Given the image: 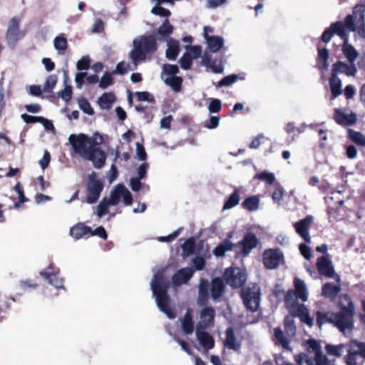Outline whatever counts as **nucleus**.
I'll list each match as a JSON object with an SVG mask.
<instances>
[{"mask_svg":"<svg viewBox=\"0 0 365 365\" xmlns=\"http://www.w3.org/2000/svg\"><path fill=\"white\" fill-rule=\"evenodd\" d=\"M73 152L83 159L91 161L93 166L100 169L105 165L106 155L100 148L91 144L89 137L83 133L71 134L68 137Z\"/></svg>","mask_w":365,"mask_h":365,"instance_id":"nucleus-1","label":"nucleus"},{"mask_svg":"<svg viewBox=\"0 0 365 365\" xmlns=\"http://www.w3.org/2000/svg\"><path fill=\"white\" fill-rule=\"evenodd\" d=\"M169 286V280L164 277L162 272L155 274L150 282L153 296L155 297L158 309L169 319H174L175 314L170 306V300L168 294Z\"/></svg>","mask_w":365,"mask_h":365,"instance_id":"nucleus-2","label":"nucleus"},{"mask_svg":"<svg viewBox=\"0 0 365 365\" xmlns=\"http://www.w3.org/2000/svg\"><path fill=\"white\" fill-rule=\"evenodd\" d=\"M340 312L335 314L334 325L346 336H350L354 328L355 308L351 297L342 294L339 298Z\"/></svg>","mask_w":365,"mask_h":365,"instance_id":"nucleus-3","label":"nucleus"},{"mask_svg":"<svg viewBox=\"0 0 365 365\" xmlns=\"http://www.w3.org/2000/svg\"><path fill=\"white\" fill-rule=\"evenodd\" d=\"M365 14L364 10L361 6H355L352 14H349L345 18L344 23L337 21L333 23L330 29L333 33L338 34L341 31L346 30L356 32L358 36L365 38Z\"/></svg>","mask_w":365,"mask_h":365,"instance_id":"nucleus-4","label":"nucleus"},{"mask_svg":"<svg viewBox=\"0 0 365 365\" xmlns=\"http://www.w3.org/2000/svg\"><path fill=\"white\" fill-rule=\"evenodd\" d=\"M133 48L129 53L132 64L137 67L140 61H145L148 55L157 50L156 38L153 36H141L133 41Z\"/></svg>","mask_w":365,"mask_h":365,"instance_id":"nucleus-5","label":"nucleus"},{"mask_svg":"<svg viewBox=\"0 0 365 365\" xmlns=\"http://www.w3.org/2000/svg\"><path fill=\"white\" fill-rule=\"evenodd\" d=\"M257 238L253 233H248L243 240L234 245L229 240H225L220 243L213 250L216 257H222L225 253L231 250L235 247L243 257L247 256L251 250L257 245Z\"/></svg>","mask_w":365,"mask_h":365,"instance_id":"nucleus-6","label":"nucleus"},{"mask_svg":"<svg viewBox=\"0 0 365 365\" xmlns=\"http://www.w3.org/2000/svg\"><path fill=\"white\" fill-rule=\"evenodd\" d=\"M347 354L344 356L346 365H364L365 362V343L355 339L346 344Z\"/></svg>","mask_w":365,"mask_h":365,"instance_id":"nucleus-7","label":"nucleus"},{"mask_svg":"<svg viewBox=\"0 0 365 365\" xmlns=\"http://www.w3.org/2000/svg\"><path fill=\"white\" fill-rule=\"evenodd\" d=\"M103 189V182L98 178L95 173H91L88 180L86 202L89 204L96 202L99 199Z\"/></svg>","mask_w":365,"mask_h":365,"instance_id":"nucleus-8","label":"nucleus"},{"mask_svg":"<svg viewBox=\"0 0 365 365\" xmlns=\"http://www.w3.org/2000/svg\"><path fill=\"white\" fill-rule=\"evenodd\" d=\"M242 298L247 309L251 312L257 310L260 302V290L257 286L247 287L242 292Z\"/></svg>","mask_w":365,"mask_h":365,"instance_id":"nucleus-9","label":"nucleus"},{"mask_svg":"<svg viewBox=\"0 0 365 365\" xmlns=\"http://www.w3.org/2000/svg\"><path fill=\"white\" fill-rule=\"evenodd\" d=\"M109 200V203L112 206L118 205L120 200L123 199L125 205H130L133 202V197L130 191L123 184H118L111 190Z\"/></svg>","mask_w":365,"mask_h":365,"instance_id":"nucleus-10","label":"nucleus"},{"mask_svg":"<svg viewBox=\"0 0 365 365\" xmlns=\"http://www.w3.org/2000/svg\"><path fill=\"white\" fill-rule=\"evenodd\" d=\"M227 284L232 287L238 288L244 285L247 281V274L238 267L227 268L223 275Z\"/></svg>","mask_w":365,"mask_h":365,"instance_id":"nucleus-11","label":"nucleus"},{"mask_svg":"<svg viewBox=\"0 0 365 365\" xmlns=\"http://www.w3.org/2000/svg\"><path fill=\"white\" fill-rule=\"evenodd\" d=\"M40 275L57 289H64L63 279L60 277V269L53 264H49L46 270L41 271Z\"/></svg>","mask_w":365,"mask_h":365,"instance_id":"nucleus-12","label":"nucleus"},{"mask_svg":"<svg viewBox=\"0 0 365 365\" xmlns=\"http://www.w3.org/2000/svg\"><path fill=\"white\" fill-rule=\"evenodd\" d=\"M319 273L328 278H331L337 282L340 281L339 276L335 272L331 260L328 255H325L317 259V262Z\"/></svg>","mask_w":365,"mask_h":365,"instance_id":"nucleus-13","label":"nucleus"},{"mask_svg":"<svg viewBox=\"0 0 365 365\" xmlns=\"http://www.w3.org/2000/svg\"><path fill=\"white\" fill-rule=\"evenodd\" d=\"M283 259V253L279 249L266 250L263 253L264 264L269 269L278 267Z\"/></svg>","mask_w":365,"mask_h":365,"instance_id":"nucleus-14","label":"nucleus"},{"mask_svg":"<svg viewBox=\"0 0 365 365\" xmlns=\"http://www.w3.org/2000/svg\"><path fill=\"white\" fill-rule=\"evenodd\" d=\"M21 21V18L16 16L9 21L6 32V40L9 45L11 47H14L16 42L24 36L19 30Z\"/></svg>","mask_w":365,"mask_h":365,"instance_id":"nucleus-15","label":"nucleus"},{"mask_svg":"<svg viewBox=\"0 0 365 365\" xmlns=\"http://www.w3.org/2000/svg\"><path fill=\"white\" fill-rule=\"evenodd\" d=\"M357 72L358 69L356 63L338 61L332 64L331 73L336 76L343 74L348 77H354Z\"/></svg>","mask_w":365,"mask_h":365,"instance_id":"nucleus-16","label":"nucleus"},{"mask_svg":"<svg viewBox=\"0 0 365 365\" xmlns=\"http://www.w3.org/2000/svg\"><path fill=\"white\" fill-rule=\"evenodd\" d=\"M212 29L209 26H205L203 29V36L210 51L216 53L219 51L224 46V38L219 36H209Z\"/></svg>","mask_w":365,"mask_h":365,"instance_id":"nucleus-17","label":"nucleus"},{"mask_svg":"<svg viewBox=\"0 0 365 365\" xmlns=\"http://www.w3.org/2000/svg\"><path fill=\"white\" fill-rule=\"evenodd\" d=\"M333 118L337 124L343 126H351L357 120L356 115L354 112H346L340 108L334 110Z\"/></svg>","mask_w":365,"mask_h":365,"instance_id":"nucleus-18","label":"nucleus"},{"mask_svg":"<svg viewBox=\"0 0 365 365\" xmlns=\"http://www.w3.org/2000/svg\"><path fill=\"white\" fill-rule=\"evenodd\" d=\"M313 222V217L311 215H307L302 220L294 223V227L297 233L301 236L307 242H311V237L309 233V229Z\"/></svg>","mask_w":365,"mask_h":365,"instance_id":"nucleus-19","label":"nucleus"},{"mask_svg":"<svg viewBox=\"0 0 365 365\" xmlns=\"http://www.w3.org/2000/svg\"><path fill=\"white\" fill-rule=\"evenodd\" d=\"M201 64L210 68L215 73H221L224 70L222 61L219 59L212 60L209 53H205L202 58Z\"/></svg>","mask_w":365,"mask_h":365,"instance_id":"nucleus-20","label":"nucleus"},{"mask_svg":"<svg viewBox=\"0 0 365 365\" xmlns=\"http://www.w3.org/2000/svg\"><path fill=\"white\" fill-rule=\"evenodd\" d=\"M224 346L227 349H232L235 351H239L241 349V342L237 339L234 333V329L232 327L227 328L225 331Z\"/></svg>","mask_w":365,"mask_h":365,"instance_id":"nucleus-21","label":"nucleus"},{"mask_svg":"<svg viewBox=\"0 0 365 365\" xmlns=\"http://www.w3.org/2000/svg\"><path fill=\"white\" fill-rule=\"evenodd\" d=\"M194 271L190 267H185L179 271L173 277V283L178 286L187 283L193 275Z\"/></svg>","mask_w":365,"mask_h":365,"instance_id":"nucleus-22","label":"nucleus"},{"mask_svg":"<svg viewBox=\"0 0 365 365\" xmlns=\"http://www.w3.org/2000/svg\"><path fill=\"white\" fill-rule=\"evenodd\" d=\"M215 310L212 307H205L200 313V320L197 327L204 329L210 326L214 320Z\"/></svg>","mask_w":365,"mask_h":365,"instance_id":"nucleus-23","label":"nucleus"},{"mask_svg":"<svg viewBox=\"0 0 365 365\" xmlns=\"http://www.w3.org/2000/svg\"><path fill=\"white\" fill-rule=\"evenodd\" d=\"M196 336L204 349L210 350L214 347L215 342L213 337L207 332L200 329V327L196 328Z\"/></svg>","mask_w":365,"mask_h":365,"instance_id":"nucleus-24","label":"nucleus"},{"mask_svg":"<svg viewBox=\"0 0 365 365\" xmlns=\"http://www.w3.org/2000/svg\"><path fill=\"white\" fill-rule=\"evenodd\" d=\"M329 87L331 93V100L335 99L342 93V81L334 74L331 73L329 78Z\"/></svg>","mask_w":365,"mask_h":365,"instance_id":"nucleus-25","label":"nucleus"},{"mask_svg":"<svg viewBox=\"0 0 365 365\" xmlns=\"http://www.w3.org/2000/svg\"><path fill=\"white\" fill-rule=\"evenodd\" d=\"M225 288V284L224 283V281L222 278L217 277L212 280L211 283V296L213 299H217L220 298Z\"/></svg>","mask_w":365,"mask_h":365,"instance_id":"nucleus-26","label":"nucleus"},{"mask_svg":"<svg viewBox=\"0 0 365 365\" xmlns=\"http://www.w3.org/2000/svg\"><path fill=\"white\" fill-rule=\"evenodd\" d=\"M274 336L276 344L282 346L285 349H290L289 342L292 337H289L281 328L277 327L274 329Z\"/></svg>","mask_w":365,"mask_h":365,"instance_id":"nucleus-27","label":"nucleus"},{"mask_svg":"<svg viewBox=\"0 0 365 365\" xmlns=\"http://www.w3.org/2000/svg\"><path fill=\"white\" fill-rule=\"evenodd\" d=\"M92 228L85 225L83 223L77 224L70 229V235L76 240H79L83 237L90 235Z\"/></svg>","mask_w":365,"mask_h":365,"instance_id":"nucleus-28","label":"nucleus"},{"mask_svg":"<svg viewBox=\"0 0 365 365\" xmlns=\"http://www.w3.org/2000/svg\"><path fill=\"white\" fill-rule=\"evenodd\" d=\"M294 285L295 288L294 292L299 299L302 302H306L308 299V292L304 282L299 278H295Z\"/></svg>","mask_w":365,"mask_h":365,"instance_id":"nucleus-29","label":"nucleus"},{"mask_svg":"<svg viewBox=\"0 0 365 365\" xmlns=\"http://www.w3.org/2000/svg\"><path fill=\"white\" fill-rule=\"evenodd\" d=\"M341 291L340 284H334L332 283H326L322 287V296L334 299L336 297L339 292Z\"/></svg>","mask_w":365,"mask_h":365,"instance_id":"nucleus-30","label":"nucleus"},{"mask_svg":"<svg viewBox=\"0 0 365 365\" xmlns=\"http://www.w3.org/2000/svg\"><path fill=\"white\" fill-rule=\"evenodd\" d=\"M167 46L166 57L171 61L175 60L180 51L179 42L175 39L170 38L168 41Z\"/></svg>","mask_w":365,"mask_h":365,"instance_id":"nucleus-31","label":"nucleus"},{"mask_svg":"<svg viewBox=\"0 0 365 365\" xmlns=\"http://www.w3.org/2000/svg\"><path fill=\"white\" fill-rule=\"evenodd\" d=\"M342 52L344 56L347 59V62L355 63L359 53L352 45L347 42L344 43L342 46Z\"/></svg>","mask_w":365,"mask_h":365,"instance_id":"nucleus-32","label":"nucleus"},{"mask_svg":"<svg viewBox=\"0 0 365 365\" xmlns=\"http://www.w3.org/2000/svg\"><path fill=\"white\" fill-rule=\"evenodd\" d=\"M115 102V96L111 93H105L99 97L98 105L101 109H110Z\"/></svg>","mask_w":365,"mask_h":365,"instance_id":"nucleus-33","label":"nucleus"},{"mask_svg":"<svg viewBox=\"0 0 365 365\" xmlns=\"http://www.w3.org/2000/svg\"><path fill=\"white\" fill-rule=\"evenodd\" d=\"M304 346L309 352L308 354H313L314 359L322 354L321 346L319 343L315 339L307 340L304 343Z\"/></svg>","mask_w":365,"mask_h":365,"instance_id":"nucleus-34","label":"nucleus"},{"mask_svg":"<svg viewBox=\"0 0 365 365\" xmlns=\"http://www.w3.org/2000/svg\"><path fill=\"white\" fill-rule=\"evenodd\" d=\"M334 319H335V313L322 312L319 311L317 312V323L320 327L327 323L334 324Z\"/></svg>","mask_w":365,"mask_h":365,"instance_id":"nucleus-35","label":"nucleus"},{"mask_svg":"<svg viewBox=\"0 0 365 365\" xmlns=\"http://www.w3.org/2000/svg\"><path fill=\"white\" fill-rule=\"evenodd\" d=\"M182 329L183 331L187 334H190L193 332L194 323L190 314V311L189 309L187 310L182 322Z\"/></svg>","mask_w":365,"mask_h":365,"instance_id":"nucleus-36","label":"nucleus"},{"mask_svg":"<svg viewBox=\"0 0 365 365\" xmlns=\"http://www.w3.org/2000/svg\"><path fill=\"white\" fill-rule=\"evenodd\" d=\"M208 297V282L201 279L199 285L198 304L203 305L207 302Z\"/></svg>","mask_w":365,"mask_h":365,"instance_id":"nucleus-37","label":"nucleus"},{"mask_svg":"<svg viewBox=\"0 0 365 365\" xmlns=\"http://www.w3.org/2000/svg\"><path fill=\"white\" fill-rule=\"evenodd\" d=\"M242 205L245 209L250 212L256 211L259 207V199L257 196L247 197L243 201Z\"/></svg>","mask_w":365,"mask_h":365,"instance_id":"nucleus-38","label":"nucleus"},{"mask_svg":"<svg viewBox=\"0 0 365 365\" xmlns=\"http://www.w3.org/2000/svg\"><path fill=\"white\" fill-rule=\"evenodd\" d=\"M240 192L239 190L236 188L234 192L230 195L228 199L225 201V205L223 206L224 210L232 209L238 205L240 202Z\"/></svg>","mask_w":365,"mask_h":365,"instance_id":"nucleus-39","label":"nucleus"},{"mask_svg":"<svg viewBox=\"0 0 365 365\" xmlns=\"http://www.w3.org/2000/svg\"><path fill=\"white\" fill-rule=\"evenodd\" d=\"M163 79L165 84L171 87L174 91H180L182 83V80L180 77L176 76L172 77H163Z\"/></svg>","mask_w":365,"mask_h":365,"instance_id":"nucleus-40","label":"nucleus"},{"mask_svg":"<svg viewBox=\"0 0 365 365\" xmlns=\"http://www.w3.org/2000/svg\"><path fill=\"white\" fill-rule=\"evenodd\" d=\"M348 136L349 139L354 143L361 146H365V135L361 133L356 131L353 129H349Z\"/></svg>","mask_w":365,"mask_h":365,"instance_id":"nucleus-41","label":"nucleus"},{"mask_svg":"<svg viewBox=\"0 0 365 365\" xmlns=\"http://www.w3.org/2000/svg\"><path fill=\"white\" fill-rule=\"evenodd\" d=\"M297 299H299V297L294 290L288 291L284 298L287 307L289 309H294L297 306Z\"/></svg>","mask_w":365,"mask_h":365,"instance_id":"nucleus-42","label":"nucleus"},{"mask_svg":"<svg viewBox=\"0 0 365 365\" xmlns=\"http://www.w3.org/2000/svg\"><path fill=\"white\" fill-rule=\"evenodd\" d=\"M284 331L289 337L294 336L296 334V326L292 317H287L284 319Z\"/></svg>","mask_w":365,"mask_h":365,"instance_id":"nucleus-43","label":"nucleus"},{"mask_svg":"<svg viewBox=\"0 0 365 365\" xmlns=\"http://www.w3.org/2000/svg\"><path fill=\"white\" fill-rule=\"evenodd\" d=\"M53 46L58 51V54H63L68 46L67 40L63 36H56L53 40Z\"/></svg>","mask_w":365,"mask_h":365,"instance_id":"nucleus-44","label":"nucleus"},{"mask_svg":"<svg viewBox=\"0 0 365 365\" xmlns=\"http://www.w3.org/2000/svg\"><path fill=\"white\" fill-rule=\"evenodd\" d=\"M329 51L327 48H318V62H322V66H320V68L324 70H327L329 68Z\"/></svg>","mask_w":365,"mask_h":365,"instance_id":"nucleus-45","label":"nucleus"},{"mask_svg":"<svg viewBox=\"0 0 365 365\" xmlns=\"http://www.w3.org/2000/svg\"><path fill=\"white\" fill-rule=\"evenodd\" d=\"M314 357L309 356L307 353H302L296 356L297 365H314Z\"/></svg>","mask_w":365,"mask_h":365,"instance_id":"nucleus-46","label":"nucleus"},{"mask_svg":"<svg viewBox=\"0 0 365 365\" xmlns=\"http://www.w3.org/2000/svg\"><path fill=\"white\" fill-rule=\"evenodd\" d=\"M195 250V240L192 238L187 239L182 245V256L184 257H188L194 252Z\"/></svg>","mask_w":365,"mask_h":365,"instance_id":"nucleus-47","label":"nucleus"},{"mask_svg":"<svg viewBox=\"0 0 365 365\" xmlns=\"http://www.w3.org/2000/svg\"><path fill=\"white\" fill-rule=\"evenodd\" d=\"M346 347V344H340L339 345L327 344L326 346L327 351L334 356H341L342 355L343 349Z\"/></svg>","mask_w":365,"mask_h":365,"instance_id":"nucleus-48","label":"nucleus"},{"mask_svg":"<svg viewBox=\"0 0 365 365\" xmlns=\"http://www.w3.org/2000/svg\"><path fill=\"white\" fill-rule=\"evenodd\" d=\"M133 65V67L132 68L130 64L124 61L119 62L116 66V68L113 71V74L123 75L128 73L129 71L135 70L137 67H135L134 64Z\"/></svg>","mask_w":365,"mask_h":365,"instance_id":"nucleus-49","label":"nucleus"},{"mask_svg":"<svg viewBox=\"0 0 365 365\" xmlns=\"http://www.w3.org/2000/svg\"><path fill=\"white\" fill-rule=\"evenodd\" d=\"M173 31V26L166 19L164 23L158 28V34L163 37H165L171 34Z\"/></svg>","mask_w":365,"mask_h":365,"instance_id":"nucleus-50","label":"nucleus"},{"mask_svg":"<svg viewBox=\"0 0 365 365\" xmlns=\"http://www.w3.org/2000/svg\"><path fill=\"white\" fill-rule=\"evenodd\" d=\"M179 72V68L176 65L165 64L163 68L162 78L163 77H172L175 76Z\"/></svg>","mask_w":365,"mask_h":365,"instance_id":"nucleus-51","label":"nucleus"},{"mask_svg":"<svg viewBox=\"0 0 365 365\" xmlns=\"http://www.w3.org/2000/svg\"><path fill=\"white\" fill-rule=\"evenodd\" d=\"M112 73L106 72L104 73V75L102 76L101 79L99 81V87L103 89H106L110 86L113 84V78L112 77L113 76Z\"/></svg>","mask_w":365,"mask_h":365,"instance_id":"nucleus-52","label":"nucleus"},{"mask_svg":"<svg viewBox=\"0 0 365 365\" xmlns=\"http://www.w3.org/2000/svg\"><path fill=\"white\" fill-rule=\"evenodd\" d=\"M80 109L83 111L86 114L92 115L94 114V111L88 101L85 98H81L78 101Z\"/></svg>","mask_w":365,"mask_h":365,"instance_id":"nucleus-53","label":"nucleus"},{"mask_svg":"<svg viewBox=\"0 0 365 365\" xmlns=\"http://www.w3.org/2000/svg\"><path fill=\"white\" fill-rule=\"evenodd\" d=\"M109 206H112L111 204L109 203V200L108 198H104L98 205L97 209V215L98 217H102L103 215H106L108 212Z\"/></svg>","mask_w":365,"mask_h":365,"instance_id":"nucleus-54","label":"nucleus"},{"mask_svg":"<svg viewBox=\"0 0 365 365\" xmlns=\"http://www.w3.org/2000/svg\"><path fill=\"white\" fill-rule=\"evenodd\" d=\"M256 177L268 185H272L275 181V175L273 173L267 171L262 172L256 175Z\"/></svg>","mask_w":365,"mask_h":365,"instance_id":"nucleus-55","label":"nucleus"},{"mask_svg":"<svg viewBox=\"0 0 365 365\" xmlns=\"http://www.w3.org/2000/svg\"><path fill=\"white\" fill-rule=\"evenodd\" d=\"M166 331H167V332L168 333L169 335L173 336L174 340L176 341L180 345L181 349L185 352H186L189 355L191 354L190 346H189V344L187 342L180 340L178 337H177V336L173 334L172 331L170 329V328L168 326L166 327Z\"/></svg>","mask_w":365,"mask_h":365,"instance_id":"nucleus-56","label":"nucleus"},{"mask_svg":"<svg viewBox=\"0 0 365 365\" xmlns=\"http://www.w3.org/2000/svg\"><path fill=\"white\" fill-rule=\"evenodd\" d=\"M316 365H336L334 359H330L324 354H321L314 359Z\"/></svg>","mask_w":365,"mask_h":365,"instance_id":"nucleus-57","label":"nucleus"},{"mask_svg":"<svg viewBox=\"0 0 365 365\" xmlns=\"http://www.w3.org/2000/svg\"><path fill=\"white\" fill-rule=\"evenodd\" d=\"M185 48V53H188L189 56L192 57V59L199 58L202 52L201 47L199 46H186Z\"/></svg>","mask_w":365,"mask_h":365,"instance_id":"nucleus-58","label":"nucleus"},{"mask_svg":"<svg viewBox=\"0 0 365 365\" xmlns=\"http://www.w3.org/2000/svg\"><path fill=\"white\" fill-rule=\"evenodd\" d=\"M14 190L18 193L19 199V202H16L14 204V207L15 208H19L20 207L21 204H22V203H24V202L27 201V199L24 196L23 188H22V187H21V185H20L19 182H18L14 186Z\"/></svg>","mask_w":365,"mask_h":365,"instance_id":"nucleus-59","label":"nucleus"},{"mask_svg":"<svg viewBox=\"0 0 365 365\" xmlns=\"http://www.w3.org/2000/svg\"><path fill=\"white\" fill-rule=\"evenodd\" d=\"M57 83V77L56 75H51L49 76L44 83L43 86V91L46 92H50L51 91L53 88L55 87L56 84Z\"/></svg>","mask_w":365,"mask_h":365,"instance_id":"nucleus-60","label":"nucleus"},{"mask_svg":"<svg viewBox=\"0 0 365 365\" xmlns=\"http://www.w3.org/2000/svg\"><path fill=\"white\" fill-rule=\"evenodd\" d=\"M192 57L189 56L188 53H184L179 60L180 67L184 70H188L192 66Z\"/></svg>","mask_w":365,"mask_h":365,"instance_id":"nucleus-61","label":"nucleus"},{"mask_svg":"<svg viewBox=\"0 0 365 365\" xmlns=\"http://www.w3.org/2000/svg\"><path fill=\"white\" fill-rule=\"evenodd\" d=\"M237 78L238 76L235 74L225 76L220 81L218 85L220 87L230 86L237 81Z\"/></svg>","mask_w":365,"mask_h":365,"instance_id":"nucleus-62","label":"nucleus"},{"mask_svg":"<svg viewBox=\"0 0 365 365\" xmlns=\"http://www.w3.org/2000/svg\"><path fill=\"white\" fill-rule=\"evenodd\" d=\"M135 96L139 101H148L149 103L155 101L154 97L147 91L136 92Z\"/></svg>","mask_w":365,"mask_h":365,"instance_id":"nucleus-63","label":"nucleus"},{"mask_svg":"<svg viewBox=\"0 0 365 365\" xmlns=\"http://www.w3.org/2000/svg\"><path fill=\"white\" fill-rule=\"evenodd\" d=\"M221 101L217 98H214L211 101L208 106V110L210 113H216L221 110Z\"/></svg>","mask_w":365,"mask_h":365,"instance_id":"nucleus-64","label":"nucleus"}]
</instances>
